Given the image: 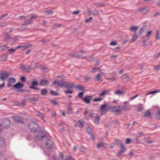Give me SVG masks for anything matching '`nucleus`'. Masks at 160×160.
Listing matches in <instances>:
<instances>
[{
	"instance_id": "1",
	"label": "nucleus",
	"mask_w": 160,
	"mask_h": 160,
	"mask_svg": "<svg viewBox=\"0 0 160 160\" xmlns=\"http://www.w3.org/2000/svg\"><path fill=\"white\" fill-rule=\"evenodd\" d=\"M9 77V74L5 71H2L0 73V80L1 81H3L2 84L0 85V90L2 87H4L5 85L4 80L6 79Z\"/></svg>"
},
{
	"instance_id": "2",
	"label": "nucleus",
	"mask_w": 160,
	"mask_h": 160,
	"mask_svg": "<svg viewBox=\"0 0 160 160\" xmlns=\"http://www.w3.org/2000/svg\"><path fill=\"white\" fill-rule=\"evenodd\" d=\"M46 142L45 143L46 147L48 149L51 148L53 145V143L51 137H47L46 138Z\"/></svg>"
},
{
	"instance_id": "3",
	"label": "nucleus",
	"mask_w": 160,
	"mask_h": 160,
	"mask_svg": "<svg viewBox=\"0 0 160 160\" xmlns=\"http://www.w3.org/2000/svg\"><path fill=\"white\" fill-rule=\"evenodd\" d=\"M1 122L2 124H0V127L2 128H7L10 124V120L7 118H4L2 120Z\"/></svg>"
},
{
	"instance_id": "4",
	"label": "nucleus",
	"mask_w": 160,
	"mask_h": 160,
	"mask_svg": "<svg viewBox=\"0 0 160 160\" xmlns=\"http://www.w3.org/2000/svg\"><path fill=\"white\" fill-rule=\"evenodd\" d=\"M110 106L108 104H103L100 108L102 115L104 114L110 109Z\"/></svg>"
},
{
	"instance_id": "5",
	"label": "nucleus",
	"mask_w": 160,
	"mask_h": 160,
	"mask_svg": "<svg viewBox=\"0 0 160 160\" xmlns=\"http://www.w3.org/2000/svg\"><path fill=\"white\" fill-rule=\"evenodd\" d=\"M38 124L35 122H32L29 125V128L31 132H34L37 131Z\"/></svg>"
},
{
	"instance_id": "6",
	"label": "nucleus",
	"mask_w": 160,
	"mask_h": 160,
	"mask_svg": "<svg viewBox=\"0 0 160 160\" xmlns=\"http://www.w3.org/2000/svg\"><path fill=\"white\" fill-rule=\"evenodd\" d=\"M120 107V106H118L117 107L115 106L111 107L110 106V109H111L112 112H115L118 114H120L122 113L121 109L118 108Z\"/></svg>"
},
{
	"instance_id": "7",
	"label": "nucleus",
	"mask_w": 160,
	"mask_h": 160,
	"mask_svg": "<svg viewBox=\"0 0 160 160\" xmlns=\"http://www.w3.org/2000/svg\"><path fill=\"white\" fill-rule=\"evenodd\" d=\"M46 134L44 133L42 131H40L39 132L38 134L36 136V138L37 140H41L43 138H46Z\"/></svg>"
},
{
	"instance_id": "8",
	"label": "nucleus",
	"mask_w": 160,
	"mask_h": 160,
	"mask_svg": "<svg viewBox=\"0 0 160 160\" xmlns=\"http://www.w3.org/2000/svg\"><path fill=\"white\" fill-rule=\"evenodd\" d=\"M92 98V96L86 95L83 98V101L86 103L88 104L90 103Z\"/></svg>"
},
{
	"instance_id": "9",
	"label": "nucleus",
	"mask_w": 160,
	"mask_h": 160,
	"mask_svg": "<svg viewBox=\"0 0 160 160\" xmlns=\"http://www.w3.org/2000/svg\"><path fill=\"white\" fill-rule=\"evenodd\" d=\"M120 146L122 150H120L119 152L117 153V155L118 156H120L123 153L126 149L125 146L123 144H121Z\"/></svg>"
},
{
	"instance_id": "10",
	"label": "nucleus",
	"mask_w": 160,
	"mask_h": 160,
	"mask_svg": "<svg viewBox=\"0 0 160 160\" xmlns=\"http://www.w3.org/2000/svg\"><path fill=\"white\" fill-rule=\"evenodd\" d=\"M49 84V82L46 79H42L39 82V85L41 86H47Z\"/></svg>"
},
{
	"instance_id": "11",
	"label": "nucleus",
	"mask_w": 160,
	"mask_h": 160,
	"mask_svg": "<svg viewBox=\"0 0 160 160\" xmlns=\"http://www.w3.org/2000/svg\"><path fill=\"white\" fill-rule=\"evenodd\" d=\"M12 118L14 121L16 122H23V121H21V118L19 116H13L12 117Z\"/></svg>"
},
{
	"instance_id": "12",
	"label": "nucleus",
	"mask_w": 160,
	"mask_h": 160,
	"mask_svg": "<svg viewBox=\"0 0 160 160\" xmlns=\"http://www.w3.org/2000/svg\"><path fill=\"white\" fill-rule=\"evenodd\" d=\"M137 11L142 13L145 14L148 11V9L146 7H144L138 8Z\"/></svg>"
},
{
	"instance_id": "13",
	"label": "nucleus",
	"mask_w": 160,
	"mask_h": 160,
	"mask_svg": "<svg viewBox=\"0 0 160 160\" xmlns=\"http://www.w3.org/2000/svg\"><path fill=\"white\" fill-rule=\"evenodd\" d=\"M53 84H57L58 86L63 87L65 86V82L62 81H55L53 82Z\"/></svg>"
},
{
	"instance_id": "14",
	"label": "nucleus",
	"mask_w": 160,
	"mask_h": 160,
	"mask_svg": "<svg viewBox=\"0 0 160 160\" xmlns=\"http://www.w3.org/2000/svg\"><path fill=\"white\" fill-rule=\"evenodd\" d=\"M16 80L14 78H10L8 80V87H11V84H13L15 83Z\"/></svg>"
},
{
	"instance_id": "15",
	"label": "nucleus",
	"mask_w": 160,
	"mask_h": 160,
	"mask_svg": "<svg viewBox=\"0 0 160 160\" xmlns=\"http://www.w3.org/2000/svg\"><path fill=\"white\" fill-rule=\"evenodd\" d=\"M21 68L22 70H24L26 72H29L31 69L30 66H29L28 68H26L23 65H21Z\"/></svg>"
},
{
	"instance_id": "16",
	"label": "nucleus",
	"mask_w": 160,
	"mask_h": 160,
	"mask_svg": "<svg viewBox=\"0 0 160 160\" xmlns=\"http://www.w3.org/2000/svg\"><path fill=\"white\" fill-rule=\"evenodd\" d=\"M103 75V73L102 72H100L97 74L95 77V81H100V78Z\"/></svg>"
},
{
	"instance_id": "17",
	"label": "nucleus",
	"mask_w": 160,
	"mask_h": 160,
	"mask_svg": "<svg viewBox=\"0 0 160 160\" xmlns=\"http://www.w3.org/2000/svg\"><path fill=\"white\" fill-rule=\"evenodd\" d=\"M110 91L108 90H105L102 91V93H100L99 95V96L102 97L108 94Z\"/></svg>"
},
{
	"instance_id": "18",
	"label": "nucleus",
	"mask_w": 160,
	"mask_h": 160,
	"mask_svg": "<svg viewBox=\"0 0 160 160\" xmlns=\"http://www.w3.org/2000/svg\"><path fill=\"white\" fill-rule=\"evenodd\" d=\"M64 87L68 89H71L74 87V84L73 83L65 84Z\"/></svg>"
},
{
	"instance_id": "19",
	"label": "nucleus",
	"mask_w": 160,
	"mask_h": 160,
	"mask_svg": "<svg viewBox=\"0 0 160 160\" xmlns=\"http://www.w3.org/2000/svg\"><path fill=\"white\" fill-rule=\"evenodd\" d=\"M24 86L23 84H21L20 82H18L16 84L14 85L13 87L16 88H22Z\"/></svg>"
},
{
	"instance_id": "20",
	"label": "nucleus",
	"mask_w": 160,
	"mask_h": 160,
	"mask_svg": "<svg viewBox=\"0 0 160 160\" xmlns=\"http://www.w3.org/2000/svg\"><path fill=\"white\" fill-rule=\"evenodd\" d=\"M99 117L98 116H96L94 118L93 121L96 124L98 125L99 123Z\"/></svg>"
},
{
	"instance_id": "21",
	"label": "nucleus",
	"mask_w": 160,
	"mask_h": 160,
	"mask_svg": "<svg viewBox=\"0 0 160 160\" xmlns=\"http://www.w3.org/2000/svg\"><path fill=\"white\" fill-rule=\"evenodd\" d=\"M75 88L77 90H80L84 92V88L81 85H78L76 86Z\"/></svg>"
},
{
	"instance_id": "22",
	"label": "nucleus",
	"mask_w": 160,
	"mask_h": 160,
	"mask_svg": "<svg viewBox=\"0 0 160 160\" xmlns=\"http://www.w3.org/2000/svg\"><path fill=\"white\" fill-rule=\"evenodd\" d=\"M114 94L116 95L120 96L124 94V92L121 90H117L115 91L114 92Z\"/></svg>"
},
{
	"instance_id": "23",
	"label": "nucleus",
	"mask_w": 160,
	"mask_h": 160,
	"mask_svg": "<svg viewBox=\"0 0 160 160\" xmlns=\"http://www.w3.org/2000/svg\"><path fill=\"white\" fill-rule=\"evenodd\" d=\"M48 91L47 90L45 89H42L41 92V94L42 96H45L48 93Z\"/></svg>"
},
{
	"instance_id": "24",
	"label": "nucleus",
	"mask_w": 160,
	"mask_h": 160,
	"mask_svg": "<svg viewBox=\"0 0 160 160\" xmlns=\"http://www.w3.org/2000/svg\"><path fill=\"white\" fill-rule=\"evenodd\" d=\"M146 28V26L145 25H144L140 28L139 32V35H141L142 34V33L144 31Z\"/></svg>"
},
{
	"instance_id": "25",
	"label": "nucleus",
	"mask_w": 160,
	"mask_h": 160,
	"mask_svg": "<svg viewBox=\"0 0 160 160\" xmlns=\"http://www.w3.org/2000/svg\"><path fill=\"white\" fill-rule=\"evenodd\" d=\"M159 92V90H155V91H152L149 92L147 93L146 94L145 96H147L148 95H150V94H155L156 92Z\"/></svg>"
},
{
	"instance_id": "26",
	"label": "nucleus",
	"mask_w": 160,
	"mask_h": 160,
	"mask_svg": "<svg viewBox=\"0 0 160 160\" xmlns=\"http://www.w3.org/2000/svg\"><path fill=\"white\" fill-rule=\"evenodd\" d=\"M151 116V113L150 112L146 111L144 112V117L145 118H148Z\"/></svg>"
},
{
	"instance_id": "27",
	"label": "nucleus",
	"mask_w": 160,
	"mask_h": 160,
	"mask_svg": "<svg viewBox=\"0 0 160 160\" xmlns=\"http://www.w3.org/2000/svg\"><path fill=\"white\" fill-rule=\"evenodd\" d=\"M138 28L137 27H134L132 26L129 29V30L131 31L136 32L138 30Z\"/></svg>"
},
{
	"instance_id": "28",
	"label": "nucleus",
	"mask_w": 160,
	"mask_h": 160,
	"mask_svg": "<svg viewBox=\"0 0 160 160\" xmlns=\"http://www.w3.org/2000/svg\"><path fill=\"white\" fill-rule=\"evenodd\" d=\"M37 115L39 117L42 119L44 120V115L40 112H37Z\"/></svg>"
},
{
	"instance_id": "29",
	"label": "nucleus",
	"mask_w": 160,
	"mask_h": 160,
	"mask_svg": "<svg viewBox=\"0 0 160 160\" xmlns=\"http://www.w3.org/2000/svg\"><path fill=\"white\" fill-rule=\"evenodd\" d=\"M8 48V47L6 45L0 46V52L6 50Z\"/></svg>"
},
{
	"instance_id": "30",
	"label": "nucleus",
	"mask_w": 160,
	"mask_h": 160,
	"mask_svg": "<svg viewBox=\"0 0 160 160\" xmlns=\"http://www.w3.org/2000/svg\"><path fill=\"white\" fill-rule=\"evenodd\" d=\"M5 140L2 137H0V147L2 146L5 144Z\"/></svg>"
},
{
	"instance_id": "31",
	"label": "nucleus",
	"mask_w": 160,
	"mask_h": 160,
	"mask_svg": "<svg viewBox=\"0 0 160 160\" xmlns=\"http://www.w3.org/2000/svg\"><path fill=\"white\" fill-rule=\"evenodd\" d=\"M156 118L157 119H160V110H158L156 113Z\"/></svg>"
},
{
	"instance_id": "32",
	"label": "nucleus",
	"mask_w": 160,
	"mask_h": 160,
	"mask_svg": "<svg viewBox=\"0 0 160 160\" xmlns=\"http://www.w3.org/2000/svg\"><path fill=\"white\" fill-rule=\"evenodd\" d=\"M77 125L80 127L82 128L84 126L83 123L80 120H78L77 123ZM76 125H75V126Z\"/></svg>"
},
{
	"instance_id": "33",
	"label": "nucleus",
	"mask_w": 160,
	"mask_h": 160,
	"mask_svg": "<svg viewBox=\"0 0 160 160\" xmlns=\"http://www.w3.org/2000/svg\"><path fill=\"white\" fill-rule=\"evenodd\" d=\"M122 109H121L124 111H127L130 109V107L129 106H124L122 107Z\"/></svg>"
},
{
	"instance_id": "34",
	"label": "nucleus",
	"mask_w": 160,
	"mask_h": 160,
	"mask_svg": "<svg viewBox=\"0 0 160 160\" xmlns=\"http://www.w3.org/2000/svg\"><path fill=\"white\" fill-rule=\"evenodd\" d=\"M5 38L4 41H7L10 38L9 35L7 33H5L4 35Z\"/></svg>"
},
{
	"instance_id": "35",
	"label": "nucleus",
	"mask_w": 160,
	"mask_h": 160,
	"mask_svg": "<svg viewBox=\"0 0 160 160\" xmlns=\"http://www.w3.org/2000/svg\"><path fill=\"white\" fill-rule=\"evenodd\" d=\"M72 57L73 58H85V57H82L81 56H80L78 55H74V54H72L71 55Z\"/></svg>"
},
{
	"instance_id": "36",
	"label": "nucleus",
	"mask_w": 160,
	"mask_h": 160,
	"mask_svg": "<svg viewBox=\"0 0 160 160\" xmlns=\"http://www.w3.org/2000/svg\"><path fill=\"white\" fill-rule=\"evenodd\" d=\"M83 94L84 93L83 92H79L78 95V98L83 100V98H83Z\"/></svg>"
},
{
	"instance_id": "37",
	"label": "nucleus",
	"mask_w": 160,
	"mask_h": 160,
	"mask_svg": "<svg viewBox=\"0 0 160 160\" xmlns=\"http://www.w3.org/2000/svg\"><path fill=\"white\" fill-rule=\"evenodd\" d=\"M92 14L95 16H98L99 15V12L97 10L94 9L92 11Z\"/></svg>"
},
{
	"instance_id": "38",
	"label": "nucleus",
	"mask_w": 160,
	"mask_h": 160,
	"mask_svg": "<svg viewBox=\"0 0 160 160\" xmlns=\"http://www.w3.org/2000/svg\"><path fill=\"white\" fill-rule=\"evenodd\" d=\"M16 49H13V48H11L8 50V52L11 54L13 53L14 52L16 51Z\"/></svg>"
},
{
	"instance_id": "39",
	"label": "nucleus",
	"mask_w": 160,
	"mask_h": 160,
	"mask_svg": "<svg viewBox=\"0 0 160 160\" xmlns=\"http://www.w3.org/2000/svg\"><path fill=\"white\" fill-rule=\"evenodd\" d=\"M50 93L51 94L54 96H58L59 95V94L56 92H55L54 91L52 90H51L50 91Z\"/></svg>"
},
{
	"instance_id": "40",
	"label": "nucleus",
	"mask_w": 160,
	"mask_h": 160,
	"mask_svg": "<svg viewBox=\"0 0 160 160\" xmlns=\"http://www.w3.org/2000/svg\"><path fill=\"white\" fill-rule=\"evenodd\" d=\"M159 31L158 30L156 31V34L155 35V38L156 39L158 40L160 39V38L159 37Z\"/></svg>"
},
{
	"instance_id": "41",
	"label": "nucleus",
	"mask_w": 160,
	"mask_h": 160,
	"mask_svg": "<svg viewBox=\"0 0 160 160\" xmlns=\"http://www.w3.org/2000/svg\"><path fill=\"white\" fill-rule=\"evenodd\" d=\"M97 147L98 148H99L102 147H104V143H98L97 144Z\"/></svg>"
},
{
	"instance_id": "42",
	"label": "nucleus",
	"mask_w": 160,
	"mask_h": 160,
	"mask_svg": "<svg viewBox=\"0 0 160 160\" xmlns=\"http://www.w3.org/2000/svg\"><path fill=\"white\" fill-rule=\"evenodd\" d=\"M38 98L37 97H34L33 98H31L30 99V100L32 102L37 101H38Z\"/></svg>"
},
{
	"instance_id": "43",
	"label": "nucleus",
	"mask_w": 160,
	"mask_h": 160,
	"mask_svg": "<svg viewBox=\"0 0 160 160\" xmlns=\"http://www.w3.org/2000/svg\"><path fill=\"white\" fill-rule=\"evenodd\" d=\"M30 46V45L28 44V45H24L23 46H22V47L21 50H25L26 49H27Z\"/></svg>"
},
{
	"instance_id": "44",
	"label": "nucleus",
	"mask_w": 160,
	"mask_h": 160,
	"mask_svg": "<svg viewBox=\"0 0 160 160\" xmlns=\"http://www.w3.org/2000/svg\"><path fill=\"white\" fill-rule=\"evenodd\" d=\"M102 100V98H95L93 100L94 102H97L101 101Z\"/></svg>"
},
{
	"instance_id": "45",
	"label": "nucleus",
	"mask_w": 160,
	"mask_h": 160,
	"mask_svg": "<svg viewBox=\"0 0 160 160\" xmlns=\"http://www.w3.org/2000/svg\"><path fill=\"white\" fill-rule=\"evenodd\" d=\"M38 83L37 81H35L32 82L31 83V86H35L38 85Z\"/></svg>"
},
{
	"instance_id": "46",
	"label": "nucleus",
	"mask_w": 160,
	"mask_h": 160,
	"mask_svg": "<svg viewBox=\"0 0 160 160\" xmlns=\"http://www.w3.org/2000/svg\"><path fill=\"white\" fill-rule=\"evenodd\" d=\"M138 38V36L136 34H135L133 36L132 38V42H134L135 41L137 40Z\"/></svg>"
},
{
	"instance_id": "47",
	"label": "nucleus",
	"mask_w": 160,
	"mask_h": 160,
	"mask_svg": "<svg viewBox=\"0 0 160 160\" xmlns=\"http://www.w3.org/2000/svg\"><path fill=\"white\" fill-rule=\"evenodd\" d=\"M29 88L30 89H35V90L39 89V88L35 87H34V86H29Z\"/></svg>"
},
{
	"instance_id": "48",
	"label": "nucleus",
	"mask_w": 160,
	"mask_h": 160,
	"mask_svg": "<svg viewBox=\"0 0 160 160\" xmlns=\"http://www.w3.org/2000/svg\"><path fill=\"white\" fill-rule=\"evenodd\" d=\"M29 88L30 89H35V90L39 89V88L35 87H34V86H29Z\"/></svg>"
},
{
	"instance_id": "49",
	"label": "nucleus",
	"mask_w": 160,
	"mask_h": 160,
	"mask_svg": "<svg viewBox=\"0 0 160 160\" xmlns=\"http://www.w3.org/2000/svg\"><path fill=\"white\" fill-rule=\"evenodd\" d=\"M32 22V21H31V20L30 19H30H28V20L26 22L24 23V25H26V24H30Z\"/></svg>"
},
{
	"instance_id": "50",
	"label": "nucleus",
	"mask_w": 160,
	"mask_h": 160,
	"mask_svg": "<svg viewBox=\"0 0 160 160\" xmlns=\"http://www.w3.org/2000/svg\"><path fill=\"white\" fill-rule=\"evenodd\" d=\"M64 92L67 94H72L73 93V91L71 90L65 91Z\"/></svg>"
},
{
	"instance_id": "51",
	"label": "nucleus",
	"mask_w": 160,
	"mask_h": 160,
	"mask_svg": "<svg viewBox=\"0 0 160 160\" xmlns=\"http://www.w3.org/2000/svg\"><path fill=\"white\" fill-rule=\"evenodd\" d=\"M38 18L37 16L36 15L32 14V15L31 17H30V19H36L37 18Z\"/></svg>"
},
{
	"instance_id": "52",
	"label": "nucleus",
	"mask_w": 160,
	"mask_h": 160,
	"mask_svg": "<svg viewBox=\"0 0 160 160\" xmlns=\"http://www.w3.org/2000/svg\"><path fill=\"white\" fill-rule=\"evenodd\" d=\"M87 132L89 134H92V129L89 127H88L87 128Z\"/></svg>"
},
{
	"instance_id": "53",
	"label": "nucleus",
	"mask_w": 160,
	"mask_h": 160,
	"mask_svg": "<svg viewBox=\"0 0 160 160\" xmlns=\"http://www.w3.org/2000/svg\"><path fill=\"white\" fill-rule=\"evenodd\" d=\"M154 68L155 70H159L160 69V64L158 65L155 66Z\"/></svg>"
},
{
	"instance_id": "54",
	"label": "nucleus",
	"mask_w": 160,
	"mask_h": 160,
	"mask_svg": "<svg viewBox=\"0 0 160 160\" xmlns=\"http://www.w3.org/2000/svg\"><path fill=\"white\" fill-rule=\"evenodd\" d=\"M92 19V17H90L89 18L85 20V22H90L91 20Z\"/></svg>"
},
{
	"instance_id": "55",
	"label": "nucleus",
	"mask_w": 160,
	"mask_h": 160,
	"mask_svg": "<svg viewBox=\"0 0 160 160\" xmlns=\"http://www.w3.org/2000/svg\"><path fill=\"white\" fill-rule=\"evenodd\" d=\"M152 33V31H150L148 32L147 33L146 35V36L147 37H149L151 35Z\"/></svg>"
},
{
	"instance_id": "56",
	"label": "nucleus",
	"mask_w": 160,
	"mask_h": 160,
	"mask_svg": "<svg viewBox=\"0 0 160 160\" xmlns=\"http://www.w3.org/2000/svg\"><path fill=\"white\" fill-rule=\"evenodd\" d=\"M110 44L111 46H115L117 44V43L115 41H112L111 42Z\"/></svg>"
},
{
	"instance_id": "57",
	"label": "nucleus",
	"mask_w": 160,
	"mask_h": 160,
	"mask_svg": "<svg viewBox=\"0 0 160 160\" xmlns=\"http://www.w3.org/2000/svg\"><path fill=\"white\" fill-rule=\"evenodd\" d=\"M84 78H85V80L86 81H88L90 80V77L87 75L85 76L84 77Z\"/></svg>"
},
{
	"instance_id": "58",
	"label": "nucleus",
	"mask_w": 160,
	"mask_h": 160,
	"mask_svg": "<svg viewBox=\"0 0 160 160\" xmlns=\"http://www.w3.org/2000/svg\"><path fill=\"white\" fill-rule=\"evenodd\" d=\"M133 142L135 143H138L139 142V140L138 138H135L133 139Z\"/></svg>"
},
{
	"instance_id": "59",
	"label": "nucleus",
	"mask_w": 160,
	"mask_h": 160,
	"mask_svg": "<svg viewBox=\"0 0 160 160\" xmlns=\"http://www.w3.org/2000/svg\"><path fill=\"white\" fill-rule=\"evenodd\" d=\"M131 140L129 138H127L126 139V144H128L130 143Z\"/></svg>"
},
{
	"instance_id": "60",
	"label": "nucleus",
	"mask_w": 160,
	"mask_h": 160,
	"mask_svg": "<svg viewBox=\"0 0 160 160\" xmlns=\"http://www.w3.org/2000/svg\"><path fill=\"white\" fill-rule=\"evenodd\" d=\"M90 138L92 140L94 141L95 139V137L94 135L92 133L91 134H90Z\"/></svg>"
},
{
	"instance_id": "61",
	"label": "nucleus",
	"mask_w": 160,
	"mask_h": 160,
	"mask_svg": "<svg viewBox=\"0 0 160 160\" xmlns=\"http://www.w3.org/2000/svg\"><path fill=\"white\" fill-rule=\"evenodd\" d=\"M72 112V109H68L67 111V113L68 114H70Z\"/></svg>"
},
{
	"instance_id": "62",
	"label": "nucleus",
	"mask_w": 160,
	"mask_h": 160,
	"mask_svg": "<svg viewBox=\"0 0 160 160\" xmlns=\"http://www.w3.org/2000/svg\"><path fill=\"white\" fill-rule=\"evenodd\" d=\"M138 94H137L133 97H132L130 98V100H132L135 99L137 97H138Z\"/></svg>"
},
{
	"instance_id": "63",
	"label": "nucleus",
	"mask_w": 160,
	"mask_h": 160,
	"mask_svg": "<svg viewBox=\"0 0 160 160\" xmlns=\"http://www.w3.org/2000/svg\"><path fill=\"white\" fill-rule=\"evenodd\" d=\"M80 149L81 151L83 152H85L86 151L85 148L84 147H81Z\"/></svg>"
},
{
	"instance_id": "64",
	"label": "nucleus",
	"mask_w": 160,
	"mask_h": 160,
	"mask_svg": "<svg viewBox=\"0 0 160 160\" xmlns=\"http://www.w3.org/2000/svg\"><path fill=\"white\" fill-rule=\"evenodd\" d=\"M66 160H74V159L71 157H67Z\"/></svg>"
}]
</instances>
